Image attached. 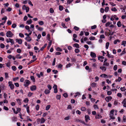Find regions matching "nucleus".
<instances>
[{
    "mask_svg": "<svg viewBox=\"0 0 126 126\" xmlns=\"http://www.w3.org/2000/svg\"><path fill=\"white\" fill-rule=\"evenodd\" d=\"M13 35V33L10 31H8L6 33V36L7 37H11Z\"/></svg>",
    "mask_w": 126,
    "mask_h": 126,
    "instance_id": "f257e3e1",
    "label": "nucleus"
},
{
    "mask_svg": "<svg viewBox=\"0 0 126 126\" xmlns=\"http://www.w3.org/2000/svg\"><path fill=\"white\" fill-rule=\"evenodd\" d=\"M75 121L77 122L82 123L85 125L88 126V125L86 124L84 121H82L80 119H75Z\"/></svg>",
    "mask_w": 126,
    "mask_h": 126,
    "instance_id": "f03ea898",
    "label": "nucleus"
},
{
    "mask_svg": "<svg viewBox=\"0 0 126 126\" xmlns=\"http://www.w3.org/2000/svg\"><path fill=\"white\" fill-rule=\"evenodd\" d=\"M30 84V81L28 79H26L24 82V85L25 87H27Z\"/></svg>",
    "mask_w": 126,
    "mask_h": 126,
    "instance_id": "7ed1b4c3",
    "label": "nucleus"
},
{
    "mask_svg": "<svg viewBox=\"0 0 126 126\" xmlns=\"http://www.w3.org/2000/svg\"><path fill=\"white\" fill-rule=\"evenodd\" d=\"M9 84V86L10 87V89L12 90L14 89V86L13 84L12 83V82L11 81H10L8 82Z\"/></svg>",
    "mask_w": 126,
    "mask_h": 126,
    "instance_id": "20e7f679",
    "label": "nucleus"
},
{
    "mask_svg": "<svg viewBox=\"0 0 126 126\" xmlns=\"http://www.w3.org/2000/svg\"><path fill=\"white\" fill-rule=\"evenodd\" d=\"M53 88L54 89V93H57L58 92L57 86L56 84L54 85Z\"/></svg>",
    "mask_w": 126,
    "mask_h": 126,
    "instance_id": "39448f33",
    "label": "nucleus"
},
{
    "mask_svg": "<svg viewBox=\"0 0 126 126\" xmlns=\"http://www.w3.org/2000/svg\"><path fill=\"white\" fill-rule=\"evenodd\" d=\"M112 99V97L111 96H109L106 97L105 99L107 102H109Z\"/></svg>",
    "mask_w": 126,
    "mask_h": 126,
    "instance_id": "423d86ee",
    "label": "nucleus"
},
{
    "mask_svg": "<svg viewBox=\"0 0 126 126\" xmlns=\"http://www.w3.org/2000/svg\"><path fill=\"white\" fill-rule=\"evenodd\" d=\"M122 104L123 105L124 107L126 108V98H125L123 101L121 102Z\"/></svg>",
    "mask_w": 126,
    "mask_h": 126,
    "instance_id": "0eeeda50",
    "label": "nucleus"
},
{
    "mask_svg": "<svg viewBox=\"0 0 126 126\" xmlns=\"http://www.w3.org/2000/svg\"><path fill=\"white\" fill-rule=\"evenodd\" d=\"M16 42L19 44H21L22 43V40L21 39H16Z\"/></svg>",
    "mask_w": 126,
    "mask_h": 126,
    "instance_id": "6e6552de",
    "label": "nucleus"
},
{
    "mask_svg": "<svg viewBox=\"0 0 126 126\" xmlns=\"http://www.w3.org/2000/svg\"><path fill=\"white\" fill-rule=\"evenodd\" d=\"M36 89V87L35 85H33L30 87V89L32 91H34Z\"/></svg>",
    "mask_w": 126,
    "mask_h": 126,
    "instance_id": "1a4fd4ad",
    "label": "nucleus"
},
{
    "mask_svg": "<svg viewBox=\"0 0 126 126\" xmlns=\"http://www.w3.org/2000/svg\"><path fill=\"white\" fill-rule=\"evenodd\" d=\"M90 56L92 58H95L96 57V54L94 52H91L90 53Z\"/></svg>",
    "mask_w": 126,
    "mask_h": 126,
    "instance_id": "9d476101",
    "label": "nucleus"
},
{
    "mask_svg": "<svg viewBox=\"0 0 126 126\" xmlns=\"http://www.w3.org/2000/svg\"><path fill=\"white\" fill-rule=\"evenodd\" d=\"M85 121L87 122L88 120H90V117L88 115H86L85 116Z\"/></svg>",
    "mask_w": 126,
    "mask_h": 126,
    "instance_id": "9b49d317",
    "label": "nucleus"
},
{
    "mask_svg": "<svg viewBox=\"0 0 126 126\" xmlns=\"http://www.w3.org/2000/svg\"><path fill=\"white\" fill-rule=\"evenodd\" d=\"M25 39L28 42H30L32 40V39L30 36L26 37Z\"/></svg>",
    "mask_w": 126,
    "mask_h": 126,
    "instance_id": "f8f14e48",
    "label": "nucleus"
},
{
    "mask_svg": "<svg viewBox=\"0 0 126 126\" xmlns=\"http://www.w3.org/2000/svg\"><path fill=\"white\" fill-rule=\"evenodd\" d=\"M102 116L100 114L96 115L95 116V118L96 119H100L102 117Z\"/></svg>",
    "mask_w": 126,
    "mask_h": 126,
    "instance_id": "ddd939ff",
    "label": "nucleus"
},
{
    "mask_svg": "<svg viewBox=\"0 0 126 126\" xmlns=\"http://www.w3.org/2000/svg\"><path fill=\"white\" fill-rule=\"evenodd\" d=\"M9 42H10L11 43L12 45H13L14 44V42L13 39L9 38Z\"/></svg>",
    "mask_w": 126,
    "mask_h": 126,
    "instance_id": "4468645a",
    "label": "nucleus"
},
{
    "mask_svg": "<svg viewBox=\"0 0 126 126\" xmlns=\"http://www.w3.org/2000/svg\"><path fill=\"white\" fill-rule=\"evenodd\" d=\"M32 22V20L31 19H30L29 20L27 21L26 22L27 24L28 25L31 24Z\"/></svg>",
    "mask_w": 126,
    "mask_h": 126,
    "instance_id": "2eb2a0df",
    "label": "nucleus"
},
{
    "mask_svg": "<svg viewBox=\"0 0 126 126\" xmlns=\"http://www.w3.org/2000/svg\"><path fill=\"white\" fill-rule=\"evenodd\" d=\"M50 93V91L48 89H46L44 91V93L46 94H48Z\"/></svg>",
    "mask_w": 126,
    "mask_h": 126,
    "instance_id": "dca6fc26",
    "label": "nucleus"
},
{
    "mask_svg": "<svg viewBox=\"0 0 126 126\" xmlns=\"http://www.w3.org/2000/svg\"><path fill=\"white\" fill-rule=\"evenodd\" d=\"M91 85L92 87H96V84L94 82H93L91 83Z\"/></svg>",
    "mask_w": 126,
    "mask_h": 126,
    "instance_id": "f3484780",
    "label": "nucleus"
},
{
    "mask_svg": "<svg viewBox=\"0 0 126 126\" xmlns=\"http://www.w3.org/2000/svg\"><path fill=\"white\" fill-rule=\"evenodd\" d=\"M100 68L102 70L104 71H106V68L104 66L100 67Z\"/></svg>",
    "mask_w": 126,
    "mask_h": 126,
    "instance_id": "a211bd4d",
    "label": "nucleus"
},
{
    "mask_svg": "<svg viewBox=\"0 0 126 126\" xmlns=\"http://www.w3.org/2000/svg\"><path fill=\"white\" fill-rule=\"evenodd\" d=\"M120 103H119L117 101H114V104L115 106H116L117 105H120Z\"/></svg>",
    "mask_w": 126,
    "mask_h": 126,
    "instance_id": "6ab92c4d",
    "label": "nucleus"
},
{
    "mask_svg": "<svg viewBox=\"0 0 126 126\" xmlns=\"http://www.w3.org/2000/svg\"><path fill=\"white\" fill-rule=\"evenodd\" d=\"M16 101L19 104V105H21V100L19 99H16Z\"/></svg>",
    "mask_w": 126,
    "mask_h": 126,
    "instance_id": "aec40b11",
    "label": "nucleus"
},
{
    "mask_svg": "<svg viewBox=\"0 0 126 126\" xmlns=\"http://www.w3.org/2000/svg\"><path fill=\"white\" fill-rule=\"evenodd\" d=\"M45 120L43 118H42L41 119V123H43L45 121Z\"/></svg>",
    "mask_w": 126,
    "mask_h": 126,
    "instance_id": "412c9836",
    "label": "nucleus"
},
{
    "mask_svg": "<svg viewBox=\"0 0 126 126\" xmlns=\"http://www.w3.org/2000/svg\"><path fill=\"white\" fill-rule=\"evenodd\" d=\"M74 46V47H76L77 48H79V46L78 44L77 43H76L75 44H74L73 45V46Z\"/></svg>",
    "mask_w": 126,
    "mask_h": 126,
    "instance_id": "4be33fe9",
    "label": "nucleus"
},
{
    "mask_svg": "<svg viewBox=\"0 0 126 126\" xmlns=\"http://www.w3.org/2000/svg\"><path fill=\"white\" fill-rule=\"evenodd\" d=\"M50 105H47L46 108V110H48L50 107Z\"/></svg>",
    "mask_w": 126,
    "mask_h": 126,
    "instance_id": "5701e85b",
    "label": "nucleus"
},
{
    "mask_svg": "<svg viewBox=\"0 0 126 126\" xmlns=\"http://www.w3.org/2000/svg\"><path fill=\"white\" fill-rule=\"evenodd\" d=\"M56 98L58 100H60L61 98V95H57L56 96Z\"/></svg>",
    "mask_w": 126,
    "mask_h": 126,
    "instance_id": "b1692460",
    "label": "nucleus"
},
{
    "mask_svg": "<svg viewBox=\"0 0 126 126\" xmlns=\"http://www.w3.org/2000/svg\"><path fill=\"white\" fill-rule=\"evenodd\" d=\"M31 79L33 81V82L35 81V78L33 76H31L30 77Z\"/></svg>",
    "mask_w": 126,
    "mask_h": 126,
    "instance_id": "393cba45",
    "label": "nucleus"
},
{
    "mask_svg": "<svg viewBox=\"0 0 126 126\" xmlns=\"http://www.w3.org/2000/svg\"><path fill=\"white\" fill-rule=\"evenodd\" d=\"M109 42H107L106 43V49H108V48L109 46Z\"/></svg>",
    "mask_w": 126,
    "mask_h": 126,
    "instance_id": "a878e982",
    "label": "nucleus"
},
{
    "mask_svg": "<svg viewBox=\"0 0 126 126\" xmlns=\"http://www.w3.org/2000/svg\"><path fill=\"white\" fill-rule=\"evenodd\" d=\"M117 25L118 27H120L121 26V23L120 21H118L117 24Z\"/></svg>",
    "mask_w": 126,
    "mask_h": 126,
    "instance_id": "bb28decb",
    "label": "nucleus"
},
{
    "mask_svg": "<svg viewBox=\"0 0 126 126\" xmlns=\"http://www.w3.org/2000/svg\"><path fill=\"white\" fill-rule=\"evenodd\" d=\"M114 110H111L110 111V115H114Z\"/></svg>",
    "mask_w": 126,
    "mask_h": 126,
    "instance_id": "cd10ccee",
    "label": "nucleus"
},
{
    "mask_svg": "<svg viewBox=\"0 0 126 126\" xmlns=\"http://www.w3.org/2000/svg\"><path fill=\"white\" fill-rule=\"evenodd\" d=\"M120 90L122 91H125L126 90V89L125 88V87H123L121 88Z\"/></svg>",
    "mask_w": 126,
    "mask_h": 126,
    "instance_id": "c85d7f7f",
    "label": "nucleus"
},
{
    "mask_svg": "<svg viewBox=\"0 0 126 126\" xmlns=\"http://www.w3.org/2000/svg\"><path fill=\"white\" fill-rule=\"evenodd\" d=\"M103 66H109V64L107 62H104L103 64Z\"/></svg>",
    "mask_w": 126,
    "mask_h": 126,
    "instance_id": "c756f323",
    "label": "nucleus"
},
{
    "mask_svg": "<svg viewBox=\"0 0 126 126\" xmlns=\"http://www.w3.org/2000/svg\"><path fill=\"white\" fill-rule=\"evenodd\" d=\"M12 120L13 121H16L17 120V118L16 117H14L12 118Z\"/></svg>",
    "mask_w": 126,
    "mask_h": 126,
    "instance_id": "7c9ffc66",
    "label": "nucleus"
},
{
    "mask_svg": "<svg viewBox=\"0 0 126 126\" xmlns=\"http://www.w3.org/2000/svg\"><path fill=\"white\" fill-rule=\"evenodd\" d=\"M117 42H118L119 43L120 42V41L118 39L115 40L114 41L113 43L114 44H116Z\"/></svg>",
    "mask_w": 126,
    "mask_h": 126,
    "instance_id": "2f4dec72",
    "label": "nucleus"
},
{
    "mask_svg": "<svg viewBox=\"0 0 126 126\" xmlns=\"http://www.w3.org/2000/svg\"><path fill=\"white\" fill-rule=\"evenodd\" d=\"M73 0H68L67 2V4H70L73 1Z\"/></svg>",
    "mask_w": 126,
    "mask_h": 126,
    "instance_id": "473e14b6",
    "label": "nucleus"
},
{
    "mask_svg": "<svg viewBox=\"0 0 126 126\" xmlns=\"http://www.w3.org/2000/svg\"><path fill=\"white\" fill-rule=\"evenodd\" d=\"M39 24L40 25H42L44 24V22L43 21H41L39 22Z\"/></svg>",
    "mask_w": 126,
    "mask_h": 126,
    "instance_id": "72a5a7b5",
    "label": "nucleus"
},
{
    "mask_svg": "<svg viewBox=\"0 0 126 126\" xmlns=\"http://www.w3.org/2000/svg\"><path fill=\"white\" fill-rule=\"evenodd\" d=\"M12 68L13 70L14 71H15L16 69V67L15 66H13L12 67Z\"/></svg>",
    "mask_w": 126,
    "mask_h": 126,
    "instance_id": "f704fd0d",
    "label": "nucleus"
},
{
    "mask_svg": "<svg viewBox=\"0 0 126 126\" xmlns=\"http://www.w3.org/2000/svg\"><path fill=\"white\" fill-rule=\"evenodd\" d=\"M126 44V41H122L121 45H123L124 46H125Z\"/></svg>",
    "mask_w": 126,
    "mask_h": 126,
    "instance_id": "c9c22d12",
    "label": "nucleus"
},
{
    "mask_svg": "<svg viewBox=\"0 0 126 126\" xmlns=\"http://www.w3.org/2000/svg\"><path fill=\"white\" fill-rule=\"evenodd\" d=\"M114 115H110V119H115V118L113 116Z\"/></svg>",
    "mask_w": 126,
    "mask_h": 126,
    "instance_id": "e433bc0d",
    "label": "nucleus"
},
{
    "mask_svg": "<svg viewBox=\"0 0 126 126\" xmlns=\"http://www.w3.org/2000/svg\"><path fill=\"white\" fill-rule=\"evenodd\" d=\"M62 26L64 28H66L67 27L66 26H65V24L64 23H62L61 24Z\"/></svg>",
    "mask_w": 126,
    "mask_h": 126,
    "instance_id": "4c0bfd02",
    "label": "nucleus"
},
{
    "mask_svg": "<svg viewBox=\"0 0 126 126\" xmlns=\"http://www.w3.org/2000/svg\"><path fill=\"white\" fill-rule=\"evenodd\" d=\"M117 68V65H115L113 67V70L115 71H116Z\"/></svg>",
    "mask_w": 126,
    "mask_h": 126,
    "instance_id": "58836bf2",
    "label": "nucleus"
},
{
    "mask_svg": "<svg viewBox=\"0 0 126 126\" xmlns=\"http://www.w3.org/2000/svg\"><path fill=\"white\" fill-rule=\"evenodd\" d=\"M5 78L6 79L8 78L9 76L8 73H7L6 72L5 73Z\"/></svg>",
    "mask_w": 126,
    "mask_h": 126,
    "instance_id": "ea45409f",
    "label": "nucleus"
},
{
    "mask_svg": "<svg viewBox=\"0 0 126 126\" xmlns=\"http://www.w3.org/2000/svg\"><path fill=\"white\" fill-rule=\"evenodd\" d=\"M52 43V41H50L49 42V43L48 45V47L49 48L50 47Z\"/></svg>",
    "mask_w": 126,
    "mask_h": 126,
    "instance_id": "a19ab883",
    "label": "nucleus"
},
{
    "mask_svg": "<svg viewBox=\"0 0 126 126\" xmlns=\"http://www.w3.org/2000/svg\"><path fill=\"white\" fill-rule=\"evenodd\" d=\"M19 36L21 38H23L24 37V35L22 33H19Z\"/></svg>",
    "mask_w": 126,
    "mask_h": 126,
    "instance_id": "79ce46f5",
    "label": "nucleus"
},
{
    "mask_svg": "<svg viewBox=\"0 0 126 126\" xmlns=\"http://www.w3.org/2000/svg\"><path fill=\"white\" fill-rule=\"evenodd\" d=\"M75 52L76 53H78L80 52V50L78 49H75Z\"/></svg>",
    "mask_w": 126,
    "mask_h": 126,
    "instance_id": "37998d69",
    "label": "nucleus"
},
{
    "mask_svg": "<svg viewBox=\"0 0 126 126\" xmlns=\"http://www.w3.org/2000/svg\"><path fill=\"white\" fill-rule=\"evenodd\" d=\"M109 7H106L105 8V12H107L108 11H109Z\"/></svg>",
    "mask_w": 126,
    "mask_h": 126,
    "instance_id": "c03bdc74",
    "label": "nucleus"
},
{
    "mask_svg": "<svg viewBox=\"0 0 126 126\" xmlns=\"http://www.w3.org/2000/svg\"><path fill=\"white\" fill-rule=\"evenodd\" d=\"M16 57V58L19 59H20L22 57L21 56H19V54L17 55Z\"/></svg>",
    "mask_w": 126,
    "mask_h": 126,
    "instance_id": "a18cd8bd",
    "label": "nucleus"
},
{
    "mask_svg": "<svg viewBox=\"0 0 126 126\" xmlns=\"http://www.w3.org/2000/svg\"><path fill=\"white\" fill-rule=\"evenodd\" d=\"M16 24H15V23H14V24H13L12 26V28H15L16 27Z\"/></svg>",
    "mask_w": 126,
    "mask_h": 126,
    "instance_id": "49530a36",
    "label": "nucleus"
},
{
    "mask_svg": "<svg viewBox=\"0 0 126 126\" xmlns=\"http://www.w3.org/2000/svg\"><path fill=\"white\" fill-rule=\"evenodd\" d=\"M111 10L112 11H114V12H116V11H117V10L116 9L115 7H114L113 8H111Z\"/></svg>",
    "mask_w": 126,
    "mask_h": 126,
    "instance_id": "de8ad7c7",
    "label": "nucleus"
},
{
    "mask_svg": "<svg viewBox=\"0 0 126 126\" xmlns=\"http://www.w3.org/2000/svg\"><path fill=\"white\" fill-rule=\"evenodd\" d=\"M71 66V64L70 63H69L67 64L66 66V68H68V67H70Z\"/></svg>",
    "mask_w": 126,
    "mask_h": 126,
    "instance_id": "09e8293b",
    "label": "nucleus"
},
{
    "mask_svg": "<svg viewBox=\"0 0 126 126\" xmlns=\"http://www.w3.org/2000/svg\"><path fill=\"white\" fill-rule=\"evenodd\" d=\"M36 59H35V60H31V61H30V62H29V63H28V64L29 65L31 63H32V62H34V61H35V60H36Z\"/></svg>",
    "mask_w": 126,
    "mask_h": 126,
    "instance_id": "8fccbe9b",
    "label": "nucleus"
},
{
    "mask_svg": "<svg viewBox=\"0 0 126 126\" xmlns=\"http://www.w3.org/2000/svg\"><path fill=\"white\" fill-rule=\"evenodd\" d=\"M100 38L101 39L105 38V36L104 35L102 34L100 35Z\"/></svg>",
    "mask_w": 126,
    "mask_h": 126,
    "instance_id": "3c124183",
    "label": "nucleus"
},
{
    "mask_svg": "<svg viewBox=\"0 0 126 126\" xmlns=\"http://www.w3.org/2000/svg\"><path fill=\"white\" fill-rule=\"evenodd\" d=\"M89 38L90 40H94L95 39V37L94 36H91Z\"/></svg>",
    "mask_w": 126,
    "mask_h": 126,
    "instance_id": "603ef678",
    "label": "nucleus"
},
{
    "mask_svg": "<svg viewBox=\"0 0 126 126\" xmlns=\"http://www.w3.org/2000/svg\"><path fill=\"white\" fill-rule=\"evenodd\" d=\"M59 8L60 11H62L63 9V6L61 5L59 6Z\"/></svg>",
    "mask_w": 126,
    "mask_h": 126,
    "instance_id": "864d4df0",
    "label": "nucleus"
},
{
    "mask_svg": "<svg viewBox=\"0 0 126 126\" xmlns=\"http://www.w3.org/2000/svg\"><path fill=\"white\" fill-rule=\"evenodd\" d=\"M123 121L124 122H125L126 121V117L125 116H124L123 117Z\"/></svg>",
    "mask_w": 126,
    "mask_h": 126,
    "instance_id": "5fc2aeb1",
    "label": "nucleus"
},
{
    "mask_svg": "<svg viewBox=\"0 0 126 126\" xmlns=\"http://www.w3.org/2000/svg\"><path fill=\"white\" fill-rule=\"evenodd\" d=\"M70 117V116H67L65 117L64 118V119L65 120H68L69 119Z\"/></svg>",
    "mask_w": 126,
    "mask_h": 126,
    "instance_id": "6e6d98bb",
    "label": "nucleus"
},
{
    "mask_svg": "<svg viewBox=\"0 0 126 126\" xmlns=\"http://www.w3.org/2000/svg\"><path fill=\"white\" fill-rule=\"evenodd\" d=\"M54 73V74H56L58 73V71L57 70H53L52 71Z\"/></svg>",
    "mask_w": 126,
    "mask_h": 126,
    "instance_id": "4d7b16f0",
    "label": "nucleus"
},
{
    "mask_svg": "<svg viewBox=\"0 0 126 126\" xmlns=\"http://www.w3.org/2000/svg\"><path fill=\"white\" fill-rule=\"evenodd\" d=\"M96 28V25L92 26L91 27V29H95Z\"/></svg>",
    "mask_w": 126,
    "mask_h": 126,
    "instance_id": "13d9d810",
    "label": "nucleus"
},
{
    "mask_svg": "<svg viewBox=\"0 0 126 126\" xmlns=\"http://www.w3.org/2000/svg\"><path fill=\"white\" fill-rule=\"evenodd\" d=\"M56 50L57 51H62V49L59 47L57 48L56 49Z\"/></svg>",
    "mask_w": 126,
    "mask_h": 126,
    "instance_id": "bf43d9fd",
    "label": "nucleus"
},
{
    "mask_svg": "<svg viewBox=\"0 0 126 126\" xmlns=\"http://www.w3.org/2000/svg\"><path fill=\"white\" fill-rule=\"evenodd\" d=\"M111 24V23H110L109 22H107L106 24V26L107 27H108V26H109Z\"/></svg>",
    "mask_w": 126,
    "mask_h": 126,
    "instance_id": "052dcab7",
    "label": "nucleus"
},
{
    "mask_svg": "<svg viewBox=\"0 0 126 126\" xmlns=\"http://www.w3.org/2000/svg\"><path fill=\"white\" fill-rule=\"evenodd\" d=\"M39 105H37V106H36V108H35L36 110H39Z\"/></svg>",
    "mask_w": 126,
    "mask_h": 126,
    "instance_id": "680f3d73",
    "label": "nucleus"
},
{
    "mask_svg": "<svg viewBox=\"0 0 126 126\" xmlns=\"http://www.w3.org/2000/svg\"><path fill=\"white\" fill-rule=\"evenodd\" d=\"M50 12L51 13H52L54 12V11L53 9L52 8H51L50 9Z\"/></svg>",
    "mask_w": 126,
    "mask_h": 126,
    "instance_id": "e2e57ef3",
    "label": "nucleus"
},
{
    "mask_svg": "<svg viewBox=\"0 0 126 126\" xmlns=\"http://www.w3.org/2000/svg\"><path fill=\"white\" fill-rule=\"evenodd\" d=\"M32 94H33V93H32L31 92H29V93L28 94V96L29 97H31L32 96Z\"/></svg>",
    "mask_w": 126,
    "mask_h": 126,
    "instance_id": "0e129e2a",
    "label": "nucleus"
},
{
    "mask_svg": "<svg viewBox=\"0 0 126 126\" xmlns=\"http://www.w3.org/2000/svg\"><path fill=\"white\" fill-rule=\"evenodd\" d=\"M47 88L49 89V90H50L52 88V87L51 85H48L47 86Z\"/></svg>",
    "mask_w": 126,
    "mask_h": 126,
    "instance_id": "69168bd1",
    "label": "nucleus"
},
{
    "mask_svg": "<svg viewBox=\"0 0 126 126\" xmlns=\"http://www.w3.org/2000/svg\"><path fill=\"white\" fill-rule=\"evenodd\" d=\"M16 51H17V52L19 53H20L21 52V50L20 49L18 48V49H17V50H16Z\"/></svg>",
    "mask_w": 126,
    "mask_h": 126,
    "instance_id": "338daca9",
    "label": "nucleus"
},
{
    "mask_svg": "<svg viewBox=\"0 0 126 126\" xmlns=\"http://www.w3.org/2000/svg\"><path fill=\"white\" fill-rule=\"evenodd\" d=\"M81 110L82 111H85L86 110V109L85 107H83L81 108Z\"/></svg>",
    "mask_w": 126,
    "mask_h": 126,
    "instance_id": "774afa93",
    "label": "nucleus"
}]
</instances>
